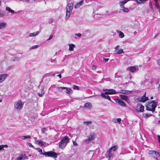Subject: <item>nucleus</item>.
Segmentation results:
<instances>
[{
	"instance_id": "1",
	"label": "nucleus",
	"mask_w": 160,
	"mask_h": 160,
	"mask_svg": "<svg viewBox=\"0 0 160 160\" xmlns=\"http://www.w3.org/2000/svg\"><path fill=\"white\" fill-rule=\"evenodd\" d=\"M37 151L40 152V154H42L48 157H53L54 158H57L58 156V154L52 151H49L48 152H46L44 153L42 152V150L38 148L36 149Z\"/></svg>"
},
{
	"instance_id": "2",
	"label": "nucleus",
	"mask_w": 160,
	"mask_h": 160,
	"mask_svg": "<svg viewBox=\"0 0 160 160\" xmlns=\"http://www.w3.org/2000/svg\"><path fill=\"white\" fill-rule=\"evenodd\" d=\"M73 6V4L72 3H68L67 4V6L66 8V19H68L70 17L72 12Z\"/></svg>"
},
{
	"instance_id": "3",
	"label": "nucleus",
	"mask_w": 160,
	"mask_h": 160,
	"mask_svg": "<svg viewBox=\"0 0 160 160\" xmlns=\"http://www.w3.org/2000/svg\"><path fill=\"white\" fill-rule=\"evenodd\" d=\"M157 102L155 101H152L151 102H148L146 105L147 110L153 112L157 106Z\"/></svg>"
},
{
	"instance_id": "4",
	"label": "nucleus",
	"mask_w": 160,
	"mask_h": 160,
	"mask_svg": "<svg viewBox=\"0 0 160 160\" xmlns=\"http://www.w3.org/2000/svg\"><path fill=\"white\" fill-rule=\"evenodd\" d=\"M69 142L68 138L67 136L65 137L61 141L59 145V148L62 149L64 148Z\"/></svg>"
},
{
	"instance_id": "5",
	"label": "nucleus",
	"mask_w": 160,
	"mask_h": 160,
	"mask_svg": "<svg viewBox=\"0 0 160 160\" xmlns=\"http://www.w3.org/2000/svg\"><path fill=\"white\" fill-rule=\"evenodd\" d=\"M24 104V103L21 100H19L15 102L14 108L17 110H21Z\"/></svg>"
},
{
	"instance_id": "6",
	"label": "nucleus",
	"mask_w": 160,
	"mask_h": 160,
	"mask_svg": "<svg viewBox=\"0 0 160 160\" xmlns=\"http://www.w3.org/2000/svg\"><path fill=\"white\" fill-rule=\"evenodd\" d=\"M148 154L150 156L153 157H160V153L157 151H149Z\"/></svg>"
},
{
	"instance_id": "7",
	"label": "nucleus",
	"mask_w": 160,
	"mask_h": 160,
	"mask_svg": "<svg viewBox=\"0 0 160 160\" xmlns=\"http://www.w3.org/2000/svg\"><path fill=\"white\" fill-rule=\"evenodd\" d=\"M146 93L141 97H139L138 98V100L140 102H145L148 100V98L145 96Z\"/></svg>"
},
{
	"instance_id": "8",
	"label": "nucleus",
	"mask_w": 160,
	"mask_h": 160,
	"mask_svg": "<svg viewBox=\"0 0 160 160\" xmlns=\"http://www.w3.org/2000/svg\"><path fill=\"white\" fill-rule=\"evenodd\" d=\"M144 110V107L142 105L139 104H137L136 108V111L138 112H142Z\"/></svg>"
},
{
	"instance_id": "9",
	"label": "nucleus",
	"mask_w": 160,
	"mask_h": 160,
	"mask_svg": "<svg viewBox=\"0 0 160 160\" xmlns=\"http://www.w3.org/2000/svg\"><path fill=\"white\" fill-rule=\"evenodd\" d=\"M8 76V74H3L0 75V83L3 82Z\"/></svg>"
},
{
	"instance_id": "10",
	"label": "nucleus",
	"mask_w": 160,
	"mask_h": 160,
	"mask_svg": "<svg viewBox=\"0 0 160 160\" xmlns=\"http://www.w3.org/2000/svg\"><path fill=\"white\" fill-rule=\"evenodd\" d=\"M103 91H108L107 92H105V93H107L108 94H116L117 93L116 91L113 89H110L107 90L106 89H103Z\"/></svg>"
},
{
	"instance_id": "11",
	"label": "nucleus",
	"mask_w": 160,
	"mask_h": 160,
	"mask_svg": "<svg viewBox=\"0 0 160 160\" xmlns=\"http://www.w3.org/2000/svg\"><path fill=\"white\" fill-rule=\"evenodd\" d=\"M113 152L111 150V148H110L109 151L107 152V157L108 158V159L110 160V158L112 157L113 154Z\"/></svg>"
},
{
	"instance_id": "12",
	"label": "nucleus",
	"mask_w": 160,
	"mask_h": 160,
	"mask_svg": "<svg viewBox=\"0 0 160 160\" xmlns=\"http://www.w3.org/2000/svg\"><path fill=\"white\" fill-rule=\"evenodd\" d=\"M130 0H124L123 1L120 2L119 4L120 7L121 8H124V5Z\"/></svg>"
},
{
	"instance_id": "13",
	"label": "nucleus",
	"mask_w": 160,
	"mask_h": 160,
	"mask_svg": "<svg viewBox=\"0 0 160 160\" xmlns=\"http://www.w3.org/2000/svg\"><path fill=\"white\" fill-rule=\"evenodd\" d=\"M84 107L85 109H89L92 108V104L90 102H87L84 104Z\"/></svg>"
},
{
	"instance_id": "14",
	"label": "nucleus",
	"mask_w": 160,
	"mask_h": 160,
	"mask_svg": "<svg viewBox=\"0 0 160 160\" xmlns=\"http://www.w3.org/2000/svg\"><path fill=\"white\" fill-rule=\"evenodd\" d=\"M84 0H82L80 2L77 3L75 5L74 8H79L81 6H82L83 4Z\"/></svg>"
},
{
	"instance_id": "15",
	"label": "nucleus",
	"mask_w": 160,
	"mask_h": 160,
	"mask_svg": "<svg viewBox=\"0 0 160 160\" xmlns=\"http://www.w3.org/2000/svg\"><path fill=\"white\" fill-rule=\"evenodd\" d=\"M132 91H128L127 90H121L117 93H121L124 94H129L132 92Z\"/></svg>"
},
{
	"instance_id": "16",
	"label": "nucleus",
	"mask_w": 160,
	"mask_h": 160,
	"mask_svg": "<svg viewBox=\"0 0 160 160\" xmlns=\"http://www.w3.org/2000/svg\"><path fill=\"white\" fill-rule=\"evenodd\" d=\"M136 69L135 66L129 67L127 68V70L132 72H135Z\"/></svg>"
},
{
	"instance_id": "17",
	"label": "nucleus",
	"mask_w": 160,
	"mask_h": 160,
	"mask_svg": "<svg viewBox=\"0 0 160 160\" xmlns=\"http://www.w3.org/2000/svg\"><path fill=\"white\" fill-rule=\"evenodd\" d=\"M116 102L118 103L120 105L123 107H125L126 106L124 102L120 99H118L116 100Z\"/></svg>"
},
{
	"instance_id": "18",
	"label": "nucleus",
	"mask_w": 160,
	"mask_h": 160,
	"mask_svg": "<svg viewBox=\"0 0 160 160\" xmlns=\"http://www.w3.org/2000/svg\"><path fill=\"white\" fill-rule=\"evenodd\" d=\"M96 134L94 132L91 133L89 135L88 138L92 141L95 138Z\"/></svg>"
},
{
	"instance_id": "19",
	"label": "nucleus",
	"mask_w": 160,
	"mask_h": 160,
	"mask_svg": "<svg viewBox=\"0 0 160 160\" xmlns=\"http://www.w3.org/2000/svg\"><path fill=\"white\" fill-rule=\"evenodd\" d=\"M108 94L107 93H105H105H102L101 94V96L102 97L104 98H105L107 99L108 100H109L110 101H111V99H110V97L108 95Z\"/></svg>"
},
{
	"instance_id": "20",
	"label": "nucleus",
	"mask_w": 160,
	"mask_h": 160,
	"mask_svg": "<svg viewBox=\"0 0 160 160\" xmlns=\"http://www.w3.org/2000/svg\"><path fill=\"white\" fill-rule=\"evenodd\" d=\"M6 10L8 12L10 13L12 15L14 13H16V12H15V11L12 10L9 7H6Z\"/></svg>"
},
{
	"instance_id": "21",
	"label": "nucleus",
	"mask_w": 160,
	"mask_h": 160,
	"mask_svg": "<svg viewBox=\"0 0 160 160\" xmlns=\"http://www.w3.org/2000/svg\"><path fill=\"white\" fill-rule=\"evenodd\" d=\"M121 119L120 118H118L117 119L113 118L112 119V122L114 123H117L119 124H120L121 123Z\"/></svg>"
},
{
	"instance_id": "22",
	"label": "nucleus",
	"mask_w": 160,
	"mask_h": 160,
	"mask_svg": "<svg viewBox=\"0 0 160 160\" xmlns=\"http://www.w3.org/2000/svg\"><path fill=\"white\" fill-rule=\"evenodd\" d=\"M35 142L36 144L40 146H43L45 143L44 142L41 140H38L36 141Z\"/></svg>"
},
{
	"instance_id": "23",
	"label": "nucleus",
	"mask_w": 160,
	"mask_h": 160,
	"mask_svg": "<svg viewBox=\"0 0 160 160\" xmlns=\"http://www.w3.org/2000/svg\"><path fill=\"white\" fill-rule=\"evenodd\" d=\"M65 89H66V92L67 94H70L72 93L73 91L71 88L65 87Z\"/></svg>"
},
{
	"instance_id": "24",
	"label": "nucleus",
	"mask_w": 160,
	"mask_h": 160,
	"mask_svg": "<svg viewBox=\"0 0 160 160\" xmlns=\"http://www.w3.org/2000/svg\"><path fill=\"white\" fill-rule=\"evenodd\" d=\"M40 32V31H37L36 32H35L33 33H32L30 34L29 36L30 37H35L37 36Z\"/></svg>"
},
{
	"instance_id": "25",
	"label": "nucleus",
	"mask_w": 160,
	"mask_h": 160,
	"mask_svg": "<svg viewBox=\"0 0 160 160\" xmlns=\"http://www.w3.org/2000/svg\"><path fill=\"white\" fill-rule=\"evenodd\" d=\"M120 98L122 99L125 100L127 102H128V97L127 96L123 95H120L119 96Z\"/></svg>"
},
{
	"instance_id": "26",
	"label": "nucleus",
	"mask_w": 160,
	"mask_h": 160,
	"mask_svg": "<svg viewBox=\"0 0 160 160\" xmlns=\"http://www.w3.org/2000/svg\"><path fill=\"white\" fill-rule=\"evenodd\" d=\"M116 32L118 33L119 37L121 38H122L124 37V35L123 32L118 30H116Z\"/></svg>"
},
{
	"instance_id": "27",
	"label": "nucleus",
	"mask_w": 160,
	"mask_h": 160,
	"mask_svg": "<svg viewBox=\"0 0 160 160\" xmlns=\"http://www.w3.org/2000/svg\"><path fill=\"white\" fill-rule=\"evenodd\" d=\"M26 157L25 154H22L19 155L16 159V160H22Z\"/></svg>"
},
{
	"instance_id": "28",
	"label": "nucleus",
	"mask_w": 160,
	"mask_h": 160,
	"mask_svg": "<svg viewBox=\"0 0 160 160\" xmlns=\"http://www.w3.org/2000/svg\"><path fill=\"white\" fill-rule=\"evenodd\" d=\"M69 50L70 51H72L75 47V45L73 44H69Z\"/></svg>"
},
{
	"instance_id": "29",
	"label": "nucleus",
	"mask_w": 160,
	"mask_h": 160,
	"mask_svg": "<svg viewBox=\"0 0 160 160\" xmlns=\"http://www.w3.org/2000/svg\"><path fill=\"white\" fill-rule=\"evenodd\" d=\"M6 24V23L5 22H0V29L5 28Z\"/></svg>"
},
{
	"instance_id": "30",
	"label": "nucleus",
	"mask_w": 160,
	"mask_h": 160,
	"mask_svg": "<svg viewBox=\"0 0 160 160\" xmlns=\"http://www.w3.org/2000/svg\"><path fill=\"white\" fill-rule=\"evenodd\" d=\"M111 148V150L114 152L117 150L118 148V146L117 145H115L112 147L111 148Z\"/></svg>"
},
{
	"instance_id": "31",
	"label": "nucleus",
	"mask_w": 160,
	"mask_h": 160,
	"mask_svg": "<svg viewBox=\"0 0 160 160\" xmlns=\"http://www.w3.org/2000/svg\"><path fill=\"white\" fill-rule=\"evenodd\" d=\"M135 1L138 4H143L145 3L143 0H135Z\"/></svg>"
},
{
	"instance_id": "32",
	"label": "nucleus",
	"mask_w": 160,
	"mask_h": 160,
	"mask_svg": "<svg viewBox=\"0 0 160 160\" xmlns=\"http://www.w3.org/2000/svg\"><path fill=\"white\" fill-rule=\"evenodd\" d=\"M115 51L117 54H120L122 53L123 51V49L121 48L118 50H116Z\"/></svg>"
},
{
	"instance_id": "33",
	"label": "nucleus",
	"mask_w": 160,
	"mask_h": 160,
	"mask_svg": "<svg viewBox=\"0 0 160 160\" xmlns=\"http://www.w3.org/2000/svg\"><path fill=\"white\" fill-rule=\"evenodd\" d=\"M92 141L90 140V139L89 138H86L85 140L83 142L85 143H88L91 142Z\"/></svg>"
},
{
	"instance_id": "34",
	"label": "nucleus",
	"mask_w": 160,
	"mask_h": 160,
	"mask_svg": "<svg viewBox=\"0 0 160 160\" xmlns=\"http://www.w3.org/2000/svg\"><path fill=\"white\" fill-rule=\"evenodd\" d=\"M122 11L125 12H128L129 11V9L128 8H126L124 7V8H122Z\"/></svg>"
},
{
	"instance_id": "35",
	"label": "nucleus",
	"mask_w": 160,
	"mask_h": 160,
	"mask_svg": "<svg viewBox=\"0 0 160 160\" xmlns=\"http://www.w3.org/2000/svg\"><path fill=\"white\" fill-rule=\"evenodd\" d=\"M19 58L18 57H13L12 58V60L13 61H19Z\"/></svg>"
},
{
	"instance_id": "36",
	"label": "nucleus",
	"mask_w": 160,
	"mask_h": 160,
	"mask_svg": "<svg viewBox=\"0 0 160 160\" xmlns=\"http://www.w3.org/2000/svg\"><path fill=\"white\" fill-rule=\"evenodd\" d=\"M83 123L88 126L91 124L92 122L91 121H85L83 122Z\"/></svg>"
},
{
	"instance_id": "37",
	"label": "nucleus",
	"mask_w": 160,
	"mask_h": 160,
	"mask_svg": "<svg viewBox=\"0 0 160 160\" xmlns=\"http://www.w3.org/2000/svg\"><path fill=\"white\" fill-rule=\"evenodd\" d=\"M31 138L30 136H21V138L22 139H25L27 138Z\"/></svg>"
},
{
	"instance_id": "38",
	"label": "nucleus",
	"mask_w": 160,
	"mask_h": 160,
	"mask_svg": "<svg viewBox=\"0 0 160 160\" xmlns=\"http://www.w3.org/2000/svg\"><path fill=\"white\" fill-rule=\"evenodd\" d=\"M44 93V91H43V88H42V91L41 92V93H38V95L39 97H42L43 95V94Z\"/></svg>"
},
{
	"instance_id": "39",
	"label": "nucleus",
	"mask_w": 160,
	"mask_h": 160,
	"mask_svg": "<svg viewBox=\"0 0 160 160\" xmlns=\"http://www.w3.org/2000/svg\"><path fill=\"white\" fill-rule=\"evenodd\" d=\"M73 88L74 90H79V87L78 86L75 85H74L73 86Z\"/></svg>"
},
{
	"instance_id": "40",
	"label": "nucleus",
	"mask_w": 160,
	"mask_h": 160,
	"mask_svg": "<svg viewBox=\"0 0 160 160\" xmlns=\"http://www.w3.org/2000/svg\"><path fill=\"white\" fill-rule=\"evenodd\" d=\"M65 87H61L58 88V91L61 92L63 89H65Z\"/></svg>"
},
{
	"instance_id": "41",
	"label": "nucleus",
	"mask_w": 160,
	"mask_h": 160,
	"mask_svg": "<svg viewBox=\"0 0 160 160\" xmlns=\"http://www.w3.org/2000/svg\"><path fill=\"white\" fill-rule=\"evenodd\" d=\"M151 116V114H149L146 113V114H143V116L145 118H148Z\"/></svg>"
},
{
	"instance_id": "42",
	"label": "nucleus",
	"mask_w": 160,
	"mask_h": 160,
	"mask_svg": "<svg viewBox=\"0 0 160 160\" xmlns=\"http://www.w3.org/2000/svg\"><path fill=\"white\" fill-rule=\"evenodd\" d=\"M38 45H35L32 46L31 48L30 49H33L37 48L38 47Z\"/></svg>"
},
{
	"instance_id": "43",
	"label": "nucleus",
	"mask_w": 160,
	"mask_h": 160,
	"mask_svg": "<svg viewBox=\"0 0 160 160\" xmlns=\"http://www.w3.org/2000/svg\"><path fill=\"white\" fill-rule=\"evenodd\" d=\"M4 14V11H0V17L3 16Z\"/></svg>"
},
{
	"instance_id": "44",
	"label": "nucleus",
	"mask_w": 160,
	"mask_h": 160,
	"mask_svg": "<svg viewBox=\"0 0 160 160\" xmlns=\"http://www.w3.org/2000/svg\"><path fill=\"white\" fill-rule=\"evenodd\" d=\"M42 132L43 133H45V131H46V128H42Z\"/></svg>"
},
{
	"instance_id": "45",
	"label": "nucleus",
	"mask_w": 160,
	"mask_h": 160,
	"mask_svg": "<svg viewBox=\"0 0 160 160\" xmlns=\"http://www.w3.org/2000/svg\"><path fill=\"white\" fill-rule=\"evenodd\" d=\"M53 38V36L52 35H51L50 36L49 38L47 39V40H49L52 39Z\"/></svg>"
},
{
	"instance_id": "46",
	"label": "nucleus",
	"mask_w": 160,
	"mask_h": 160,
	"mask_svg": "<svg viewBox=\"0 0 160 160\" xmlns=\"http://www.w3.org/2000/svg\"><path fill=\"white\" fill-rule=\"evenodd\" d=\"M109 60V58H103V61L105 62H107Z\"/></svg>"
},
{
	"instance_id": "47",
	"label": "nucleus",
	"mask_w": 160,
	"mask_h": 160,
	"mask_svg": "<svg viewBox=\"0 0 160 160\" xmlns=\"http://www.w3.org/2000/svg\"><path fill=\"white\" fill-rule=\"evenodd\" d=\"M75 35L78 37H80L81 36V34L80 33H76Z\"/></svg>"
},
{
	"instance_id": "48",
	"label": "nucleus",
	"mask_w": 160,
	"mask_h": 160,
	"mask_svg": "<svg viewBox=\"0 0 160 160\" xmlns=\"http://www.w3.org/2000/svg\"><path fill=\"white\" fill-rule=\"evenodd\" d=\"M2 146L3 147V148H7L8 147V145H2Z\"/></svg>"
},
{
	"instance_id": "49",
	"label": "nucleus",
	"mask_w": 160,
	"mask_h": 160,
	"mask_svg": "<svg viewBox=\"0 0 160 160\" xmlns=\"http://www.w3.org/2000/svg\"><path fill=\"white\" fill-rule=\"evenodd\" d=\"M96 67H97L96 65H94L92 66V69H95L96 68Z\"/></svg>"
},
{
	"instance_id": "50",
	"label": "nucleus",
	"mask_w": 160,
	"mask_h": 160,
	"mask_svg": "<svg viewBox=\"0 0 160 160\" xmlns=\"http://www.w3.org/2000/svg\"><path fill=\"white\" fill-rule=\"evenodd\" d=\"M28 145L30 147L33 148L34 146L31 143H29Z\"/></svg>"
},
{
	"instance_id": "51",
	"label": "nucleus",
	"mask_w": 160,
	"mask_h": 160,
	"mask_svg": "<svg viewBox=\"0 0 160 160\" xmlns=\"http://www.w3.org/2000/svg\"><path fill=\"white\" fill-rule=\"evenodd\" d=\"M158 65H159V68L160 69V60H158Z\"/></svg>"
},
{
	"instance_id": "52",
	"label": "nucleus",
	"mask_w": 160,
	"mask_h": 160,
	"mask_svg": "<svg viewBox=\"0 0 160 160\" xmlns=\"http://www.w3.org/2000/svg\"><path fill=\"white\" fill-rule=\"evenodd\" d=\"M73 143L74 145H78L77 143L76 142H75L73 141Z\"/></svg>"
},
{
	"instance_id": "53",
	"label": "nucleus",
	"mask_w": 160,
	"mask_h": 160,
	"mask_svg": "<svg viewBox=\"0 0 160 160\" xmlns=\"http://www.w3.org/2000/svg\"><path fill=\"white\" fill-rule=\"evenodd\" d=\"M118 47H119V46L118 45V46H116L115 48V50H117V49H118Z\"/></svg>"
},
{
	"instance_id": "54",
	"label": "nucleus",
	"mask_w": 160,
	"mask_h": 160,
	"mask_svg": "<svg viewBox=\"0 0 160 160\" xmlns=\"http://www.w3.org/2000/svg\"><path fill=\"white\" fill-rule=\"evenodd\" d=\"M3 149V147L2 145H0V151L2 150Z\"/></svg>"
},
{
	"instance_id": "55",
	"label": "nucleus",
	"mask_w": 160,
	"mask_h": 160,
	"mask_svg": "<svg viewBox=\"0 0 160 160\" xmlns=\"http://www.w3.org/2000/svg\"><path fill=\"white\" fill-rule=\"evenodd\" d=\"M60 78H61V74H58L57 75Z\"/></svg>"
},
{
	"instance_id": "56",
	"label": "nucleus",
	"mask_w": 160,
	"mask_h": 160,
	"mask_svg": "<svg viewBox=\"0 0 160 160\" xmlns=\"http://www.w3.org/2000/svg\"><path fill=\"white\" fill-rule=\"evenodd\" d=\"M158 158H156V160H158Z\"/></svg>"
},
{
	"instance_id": "57",
	"label": "nucleus",
	"mask_w": 160,
	"mask_h": 160,
	"mask_svg": "<svg viewBox=\"0 0 160 160\" xmlns=\"http://www.w3.org/2000/svg\"><path fill=\"white\" fill-rule=\"evenodd\" d=\"M155 2H157L158 1V0H154Z\"/></svg>"
},
{
	"instance_id": "58",
	"label": "nucleus",
	"mask_w": 160,
	"mask_h": 160,
	"mask_svg": "<svg viewBox=\"0 0 160 160\" xmlns=\"http://www.w3.org/2000/svg\"><path fill=\"white\" fill-rule=\"evenodd\" d=\"M151 99H152L153 98V97H151V98H150Z\"/></svg>"
},
{
	"instance_id": "59",
	"label": "nucleus",
	"mask_w": 160,
	"mask_h": 160,
	"mask_svg": "<svg viewBox=\"0 0 160 160\" xmlns=\"http://www.w3.org/2000/svg\"><path fill=\"white\" fill-rule=\"evenodd\" d=\"M117 74V73H115V77H116V74Z\"/></svg>"
},
{
	"instance_id": "60",
	"label": "nucleus",
	"mask_w": 160,
	"mask_h": 160,
	"mask_svg": "<svg viewBox=\"0 0 160 160\" xmlns=\"http://www.w3.org/2000/svg\"><path fill=\"white\" fill-rule=\"evenodd\" d=\"M2 100H0V102H2Z\"/></svg>"
},
{
	"instance_id": "61",
	"label": "nucleus",
	"mask_w": 160,
	"mask_h": 160,
	"mask_svg": "<svg viewBox=\"0 0 160 160\" xmlns=\"http://www.w3.org/2000/svg\"><path fill=\"white\" fill-rule=\"evenodd\" d=\"M159 115L160 116V111L159 112Z\"/></svg>"
},
{
	"instance_id": "62",
	"label": "nucleus",
	"mask_w": 160,
	"mask_h": 160,
	"mask_svg": "<svg viewBox=\"0 0 160 160\" xmlns=\"http://www.w3.org/2000/svg\"><path fill=\"white\" fill-rule=\"evenodd\" d=\"M159 122H160V120L159 121Z\"/></svg>"
},
{
	"instance_id": "63",
	"label": "nucleus",
	"mask_w": 160,
	"mask_h": 160,
	"mask_svg": "<svg viewBox=\"0 0 160 160\" xmlns=\"http://www.w3.org/2000/svg\"><path fill=\"white\" fill-rule=\"evenodd\" d=\"M108 160H110L108 159Z\"/></svg>"
}]
</instances>
